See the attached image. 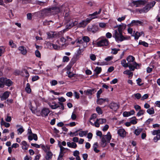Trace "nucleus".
Returning <instances> with one entry per match:
<instances>
[{"label":"nucleus","instance_id":"nucleus-60","mask_svg":"<svg viewBox=\"0 0 160 160\" xmlns=\"http://www.w3.org/2000/svg\"><path fill=\"white\" fill-rule=\"evenodd\" d=\"M73 64L72 63H70L66 67L67 71H70V69L72 66Z\"/></svg>","mask_w":160,"mask_h":160},{"label":"nucleus","instance_id":"nucleus-6","mask_svg":"<svg viewBox=\"0 0 160 160\" xmlns=\"http://www.w3.org/2000/svg\"><path fill=\"white\" fill-rule=\"evenodd\" d=\"M59 12H60V9L56 7L47 8L45 11V12L48 15L56 14Z\"/></svg>","mask_w":160,"mask_h":160},{"label":"nucleus","instance_id":"nucleus-55","mask_svg":"<svg viewBox=\"0 0 160 160\" xmlns=\"http://www.w3.org/2000/svg\"><path fill=\"white\" fill-rule=\"evenodd\" d=\"M148 98V95L147 94H145L142 97L141 96V100L143 101L145 99Z\"/></svg>","mask_w":160,"mask_h":160},{"label":"nucleus","instance_id":"nucleus-41","mask_svg":"<svg viewBox=\"0 0 160 160\" xmlns=\"http://www.w3.org/2000/svg\"><path fill=\"white\" fill-rule=\"evenodd\" d=\"M90 123L93 126L94 125L96 127H98L100 125V123L98 121V119H97L96 121L94 123H93L91 121H90Z\"/></svg>","mask_w":160,"mask_h":160},{"label":"nucleus","instance_id":"nucleus-59","mask_svg":"<svg viewBox=\"0 0 160 160\" xmlns=\"http://www.w3.org/2000/svg\"><path fill=\"white\" fill-rule=\"evenodd\" d=\"M123 74H126L129 75H130L131 74H132V72L129 70H127L124 71L123 72Z\"/></svg>","mask_w":160,"mask_h":160},{"label":"nucleus","instance_id":"nucleus-40","mask_svg":"<svg viewBox=\"0 0 160 160\" xmlns=\"http://www.w3.org/2000/svg\"><path fill=\"white\" fill-rule=\"evenodd\" d=\"M60 142H59L58 143V146L60 148V154H63L62 152H63L65 149H67L63 147L61 144H60Z\"/></svg>","mask_w":160,"mask_h":160},{"label":"nucleus","instance_id":"nucleus-51","mask_svg":"<svg viewBox=\"0 0 160 160\" xmlns=\"http://www.w3.org/2000/svg\"><path fill=\"white\" fill-rule=\"evenodd\" d=\"M152 134L153 135H157L158 134H160V130H154L152 132Z\"/></svg>","mask_w":160,"mask_h":160},{"label":"nucleus","instance_id":"nucleus-7","mask_svg":"<svg viewBox=\"0 0 160 160\" xmlns=\"http://www.w3.org/2000/svg\"><path fill=\"white\" fill-rule=\"evenodd\" d=\"M95 17L88 18H87L86 20H82L79 23H78L77 24V26L78 28H84L90 22V21L92 19H94Z\"/></svg>","mask_w":160,"mask_h":160},{"label":"nucleus","instance_id":"nucleus-30","mask_svg":"<svg viewBox=\"0 0 160 160\" xmlns=\"http://www.w3.org/2000/svg\"><path fill=\"white\" fill-rule=\"evenodd\" d=\"M102 68L101 67H97L95 69L94 71L95 72V74L96 75H98L101 72Z\"/></svg>","mask_w":160,"mask_h":160},{"label":"nucleus","instance_id":"nucleus-22","mask_svg":"<svg viewBox=\"0 0 160 160\" xmlns=\"http://www.w3.org/2000/svg\"><path fill=\"white\" fill-rule=\"evenodd\" d=\"M46 155L45 156V158L46 160H51L52 157V153L51 151L46 153Z\"/></svg>","mask_w":160,"mask_h":160},{"label":"nucleus","instance_id":"nucleus-27","mask_svg":"<svg viewBox=\"0 0 160 160\" xmlns=\"http://www.w3.org/2000/svg\"><path fill=\"white\" fill-rule=\"evenodd\" d=\"M142 35L143 36H144V33L143 32H136L134 36L135 39L136 40H138L139 38Z\"/></svg>","mask_w":160,"mask_h":160},{"label":"nucleus","instance_id":"nucleus-20","mask_svg":"<svg viewBox=\"0 0 160 160\" xmlns=\"http://www.w3.org/2000/svg\"><path fill=\"white\" fill-rule=\"evenodd\" d=\"M107 98H98L97 102L98 104L101 105L104 103L105 101H108Z\"/></svg>","mask_w":160,"mask_h":160},{"label":"nucleus","instance_id":"nucleus-42","mask_svg":"<svg viewBox=\"0 0 160 160\" xmlns=\"http://www.w3.org/2000/svg\"><path fill=\"white\" fill-rule=\"evenodd\" d=\"M4 78H0V88H2L4 86Z\"/></svg>","mask_w":160,"mask_h":160},{"label":"nucleus","instance_id":"nucleus-46","mask_svg":"<svg viewBox=\"0 0 160 160\" xmlns=\"http://www.w3.org/2000/svg\"><path fill=\"white\" fill-rule=\"evenodd\" d=\"M112 51L111 52V53L112 54H116L118 52L120 51V49L118 48H112L111 49Z\"/></svg>","mask_w":160,"mask_h":160},{"label":"nucleus","instance_id":"nucleus-45","mask_svg":"<svg viewBox=\"0 0 160 160\" xmlns=\"http://www.w3.org/2000/svg\"><path fill=\"white\" fill-rule=\"evenodd\" d=\"M137 119L135 117H134L132 118V119L130 120V122L132 124H135L137 122Z\"/></svg>","mask_w":160,"mask_h":160},{"label":"nucleus","instance_id":"nucleus-14","mask_svg":"<svg viewBox=\"0 0 160 160\" xmlns=\"http://www.w3.org/2000/svg\"><path fill=\"white\" fill-rule=\"evenodd\" d=\"M109 107L110 109L112 110L116 111L119 108L118 105L114 102H112L110 103L109 105Z\"/></svg>","mask_w":160,"mask_h":160},{"label":"nucleus","instance_id":"nucleus-63","mask_svg":"<svg viewBox=\"0 0 160 160\" xmlns=\"http://www.w3.org/2000/svg\"><path fill=\"white\" fill-rule=\"evenodd\" d=\"M134 108L136 111H138V110H140L141 109V107L140 106L138 105H135L134 106Z\"/></svg>","mask_w":160,"mask_h":160},{"label":"nucleus","instance_id":"nucleus-10","mask_svg":"<svg viewBox=\"0 0 160 160\" xmlns=\"http://www.w3.org/2000/svg\"><path fill=\"white\" fill-rule=\"evenodd\" d=\"M147 2L145 0H139L133 1L131 4L132 6H135L136 7H139L141 5H144Z\"/></svg>","mask_w":160,"mask_h":160},{"label":"nucleus","instance_id":"nucleus-23","mask_svg":"<svg viewBox=\"0 0 160 160\" xmlns=\"http://www.w3.org/2000/svg\"><path fill=\"white\" fill-rule=\"evenodd\" d=\"M22 149L24 151L27 150L29 147V145H28L27 142L25 141H23L22 142Z\"/></svg>","mask_w":160,"mask_h":160},{"label":"nucleus","instance_id":"nucleus-28","mask_svg":"<svg viewBox=\"0 0 160 160\" xmlns=\"http://www.w3.org/2000/svg\"><path fill=\"white\" fill-rule=\"evenodd\" d=\"M49 106L52 109H56L60 106L57 103H56L55 102H52V104L50 103L49 104Z\"/></svg>","mask_w":160,"mask_h":160},{"label":"nucleus","instance_id":"nucleus-25","mask_svg":"<svg viewBox=\"0 0 160 160\" xmlns=\"http://www.w3.org/2000/svg\"><path fill=\"white\" fill-rule=\"evenodd\" d=\"M67 145L69 147L73 148H76L77 147V144L74 142H67Z\"/></svg>","mask_w":160,"mask_h":160},{"label":"nucleus","instance_id":"nucleus-38","mask_svg":"<svg viewBox=\"0 0 160 160\" xmlns=\"http://www.w3.org/2000/svg\"><path fill=\"white\" fill-rule=\"evenodd\" d=\"M143 129L142 128H138L135 130L134 133L136 135H138L142 131Z\"/></svg>","mask_w":160,"mask_h":160},{"label":"nucleus","instance_id":"nucleus-11","mask_svg":"<svg viewBox=\"0 0 160 160\" xmlns=\"http://www.w3.org/2000/svg\"><path fill=\"white\" fill-rule=\"evenodd\" d=\"M59 32H56L52 31L47 32L46 33L47 35V38L48 39H52L53 38H56L59 37Z\"/></svg>","mask_w":160,"mask_h":160},{"label":"nucleus","instance_id":"nucleus-17","mask_svg":"<svg viewBox=\"0 0 160 160\" xmlns=\"http://www.w3.org/2000/svg\"><path fill=\"white\" fill-rule=\"evenodd\" d=\"M49 112L50 111L48 109L44 108L41 111V114L42 116L46 117L48 115Z\"/></svg>","mask_w":160,"mask_h":160},{"label":"nucleus","instance_id":"nucleus-39","mask_svg":"<svg viewBox=\"0 0 160 160\" xmlns=\"http://www.w3.org/2000/svg\"><path fill=\"white\" fill-rule=\"evenodd\" d=\"M88 131H81L79 133V136L80 137H83L84 136L86 135L88 133Z\"/></svg>","mask_w":160,"mask_h":160},{"label":"nucleus","instance_id":"nucleus-2","mask_svg":"<svg viewBox=\"0 0 160 160\" xmlns=\"http://www.w3.org/2000/svg\"><path fill=\"white\" fill-rule=\"evenodd\" d=\"M66 19H67L68 22L66 25L65 29L63 30V32L67 31L68 29H70L73 27L77 25L78 24V21L76 19L71 18H66Z\"/></svg>","mask_w":160,"mask_h":160},{"label":"nucleus","instance_id":"nucleus-52","mask_svg":"<svg viewBox=\"0 0 160 160\" xmlns=\"http://www.w3.org/2000/svg\"><path fill=\"white\" fill-rule=\"evenodd\" d=\"M134 96L137 99H139L141 98V95L139 93L134 94Z\"/></svg>","mask_w":160,"mask_h":160},{"label":"nucleus","instance_id":"nucleus-44","mask_svg":"<svg viewBox=\"0 0 160 160\" xmlns=\"http://www.w3.org/2000/svg\"><path fill=\"white\" fill-rule=\"evenodd\" d=\"M145 111L142 109H140L139 110V112L137 113V116L139 117L141 115H143L145 113Z\"/></svg>","mask_w":160,"mask_h":160},{"label":"nucleus","instance_id":"nucleus-58","mask_svg":"<svg viewBox=\"0 0 160 160\" xmlns=\"http://www.w3.org/2000/svg\"><path fill=\"white\" fill-rule=\"evenodd\" d=\"M102 89H100V90L98 91L97 93V98H99L100 97V95L102 92Z\"/></svg>","mask_w":160,"mask_h":160},{"label":"nucleus","instance_id":"nucleus-64","mask_svg":"<svg viewBox=\"0 0 160 160\" xmlns=\"http://www.w3.org/2000/svg\"><path fill=\"white\" fill-rule=\"evenodd\" d=\"M35 54L36 56L37 57L40 58L41 57V53L38 50L36 51L35 52Z\"/></svg>","mask_w":160,"mask_h":160},{"label":"nucleus","instance_id":"nucleus-4","mask_svg":"<svg viewBox=\"0 0 160 160\" xmlns=\"http://www.w3.org/2000/svg\"><path fill=\"white\" fill-rule=\"evenodd\" d=\"M114 32V33L113 35V36L114 38L117 42H119L124 40L125 38L122 35V32H119L116 30H115Z\"/></svg>","mask_w":160,"mask_h":160},{"label":"nucleus","instance_id":"nucleus-33","mask_svg":"<svg viewBox=\"0 0 160 160\" xmlns=\"http://www.w3.org/2000/svg\"><path fill=\"white\" fill-rule=\"evenodd\" d=\"M22 75L27 78H28L29 76V74L28 71L26 69H24L22 71Z\"/></svg>","mask_w":160,"mask_h":160},{"label":"nucleus","instance_id":"nucleus-37","mask_svg":"<svg viewBox=\"0 0 160 160\" xmlns=\"http://www.w3.org/2000/svg\"><path fill=\"white\" fill-rule=\"evenodd\" d=\"M52 45L53 48L55 50H58L62 47L61 45L58 44L57 42L56 44H52Z\"/></svg>","mask_w":160,"mask_h":160},{"label":"nucleus","instance_id":"nucleus-3","mask_svg":"<svg viewBox=\"0 0 160 160\" xmlns=\"http://www.w3.org/2000/svg\"><path fill=\"white\" fill-rule=\"evenodd\" d=\"M156 3V2L153 1L150 3L148 4L146 6L143 8L136 9V11L137 12H139L140 13H144L147 12L150 8L153 7Z\"/></svg>","mask_w":160,"mask_h":160},{"label":"nucleus","instance_id":"nucleus-56","mask_svg":"<svg viewBox=\"0 0 160 160\" xmlns=\"http://www.w3.org/2000/svg\"><path fill=\"white\" fill-rule=\"evenodd\" d=\"M96 111L99 114H101L102 113V110L99 107H97L96 108Z\"/></svg>","mask_w":160,"mask_h":160},{"label":"nucleus","instance_id":"nucleus-57","mask_svg":"<svg viewBox=\"0 0 160 160\" xmlns=\"http://www.w3.org/2000/svg\"><path fill=\"white\" fill-rule=\"evenodd\" d=\"M137 82V84L139 86H141L143 84V83H140V82H142V80L140 78H138L136 80Z\"/></svg>","mask_w":160,"mask_h":160},{"label":"nucleus","instance_id":"nucleus-18","mask_svg":"<svg viewBox=\"0 0 160 160\" xmlns=\"http://www.w3.org/2000/svg\"><path fill=\"white\" fill-rule=\"evenodd\" d=\"M66 39L63 37H62L60 38V41L57 40V43L61 46L62 47H63L65 44V42Z\"/></svg>","mask_w":160,"mask_h":160},{"label":"nucleus","instance_id":"nucleus-31","mask_svg":"<svg viewBox=\"0 0 160 160\" xmlns=\"http://www.w3.org/2000/svg\"><path fill=\"white\" fill-rule=\"evenodd\" d=\"M147 112L150 115L154 114L155 113L154 109L153 107L148 108L147 110Z\"/></svg>","mask_w":160,"mask_h":160},{"label":"nucleus","instance_id":"nucleus-32","mask_svg":"<svg viewBox=\"0 0 160 160\" xmlns=\"http://www.w3.org/2000/svg\"><path fill=\"white\" fill-rule=\"evenodd\" d=\"M81 48L82 47H80V48L77 51V52L76 53L75 56L76 58L78 57L82 52L83 50L82 49V48Z\"/></svg>","mask_w":160,"mask_h":160},{"label":"nucleus","instance_id":"nucleus-61","mask_svg":"<svg viewBox=\"0 0 160 160\" xmlns=\"http://www.w3.org/2000/svg\"><path fill=\"white\" fill-rule=\"evenodd\" d=\"M39 78V77L38 76H35L32 77V81L34 82L36 81Z\"/></svg>","mask_w":160,"mask_h":160},{"label":"nucleus","instance_id":"nucleus-53","mask_svg":"<svg viewBox=\"0 0 160 160\" xmlns=\"http://www.w3.org/2000/svg\"><path fill=\"white\" fill-rule=\"evenodd\" d=\"M160 139V134H158L155 137L153 138V140L155 142H157V141Z\"/></svg>","mask_w":160,"mask_h":160},{"label":"nucleus","instance_id":"nucleus-47","mask_svg":"<svg viewBox=\"0 0 160 160\" xmlns=\"http://www.w3.org/2000/svg\"><path fill=\"white\" fill-rule=\"evenodd\" d=\"M101 10H102L101 9H99V10L98 12H95L92 14H90L89 15H91L92 17V18L95 17V18H96L95 16L96 15L99 14L101 13Z\"/></svg>","mask_w":160,"mask_h":160},{"label":"nucleus","instance_id":"nucleus-49","mask_svg":"<svg viewBox=\"0 0 160 160\" xmlns=\"http://www.w3.org/2000/svg\"><path fill=\"white\" fill-rule=\"evenodd\" d=\"M139 44L142 45L143 46L146 47H147L148 46V44L147 43L144 41H142L141 40H140L139 41Z\"/></svg>","mask_w":160,"mask_h":160},{"label":"nucleus","instance_id":"nucleus-43","mask_svg":"<svg viewBox=\"0 0 160 160\" xmlns=\"http://www.w3.org/2000/svg\"><path fill=\"white\" fill-rule=\"evenodd\" d=\"M66 73L68 74V76L69 78H72L74 76L75 74L73 73L70 71H67Z\"/></svg>","mask_w":160,"mask_h":160},{"label":"nucleus","instance_id":"nucleus-29","mask_svg":"<svg viewBox=\"0 0 160 160\" xmlns=\"http://www.w3.org/2000/svg\"><path fill=\"white\" fill-rule=\"evenodd\" d=\"M126 25L125 24H122L120 25L118 28V31L120 32H122V30L126 28Z\"/></svg>","mask_w":160,"mask_h":160},{"label":"nucleus","instance_id":"nucleus-12","mask_svg":"<svg viewBox=\"0 0 160 160\" xmlns=\"http://www.w3.org/2000/svg\"><path fill=\"white\" fill-rule=\"evenodd\" d=\"M111 138V136L110 135V132H108L107 135L103 136L102 139V142L106 145L107 142H108Z\"/></svg>","mask_w":160,"mask_h":160},{"label":"nucleus","instance_id":"nucleus-5","mask_svg":"<svg viewBox=\"0 0 160 160\" xmlns=\"http://www.w3.org/2000/svg\"><path fill=\"white\" fill-rule=\"evenodd\" d=\"M90 40V38L88 36H84L82 37V39L78 40L77 42L80 45L79 47H83L84 48L87 46V43Z\"/></svg>","mask_w":160,"mask_h":160},{"label":"nucleus","instance_id":"nucleus-36","mask_svg":"<svg viewBox=\"0 0 160 160\" xmlns=\"http://www.w3.org/2000/svg\"><path fill=\"white\" fill-rule=\"evenodd\" d=\"M28 107L32 111V112L34 113H35V111L34 109H33V107L32 106V103L30 101H29L28 102Z\"/></svg>","mask_w":160,"mask_h":160},{"label":"nucleus","instance_id":"nucleus-19","mask_svg":"<svg viewBox=\"0 0 160 160\" xmlns=\"http://www.w3.org/2000/svg\"><path fill=\"white\" fill-rule=\"evenodd\" d=\"M41 148L45 153L50 151V147L48 145H41Z\"/></svg>","mask_w":160,"mask_h":160},{"label":"nucleus","instance_id":"nucleus-34","mask_svg":"<svg viewBox=\"0 0 160 160\" xmlns=\"http://www.w3.org/2000/svg\"><path fill=\"white\" fill-rule=\"evenodd\" d=\"M25 90L28 93H30L31 92V89L30 88V84L29 83H27L26 84Z\"/></svg>","mask_w":160,"mask_h":160},{"label":"nucleus","instance_id":"nucleus-62","mask_svg":"<svg viewBox=\"0 0 160 160\" xmlns=\"http://www.w3.org/2000/svg\"><path fill=\"white\" fill-rule=\"evenodd\" d=\"M90 58V59L92 61H95L96 59V57L94 54H91Z\"/></svg>","mask_w":160,"mask_h":160},{"label":"nucleus","instance_id":"nucleus-48","mask_svg":"<svg viewBox=\"0 0 160 160\" xmlns=\"http://www.w3.org/2000/svg\"><path fill=\"white\" fill-rule=\"evenodd\" d=\"M24 131V129L22 126L21 127L17 129V131L18 132V135L21 134Z\"/></svg>","mask_w":160,"mask_h":160},{"label":"nucleus","instance_id":"nucleus-21","mask_svg":"<svg viewBox=\"0 0 160 160\" xmlns=\"http://www.w3.org/2000/svg\"><path fill=\"white\" fill-rule=\"evenodd\" d=\"M4 85L8 87L11 86L13 84V82L9 79L4 78Z\"/></svg>","mask_w":160,"mask_h":160},{"label":"nucleus","instance_id":"nucleus-26","mask_svg":"<svg viewBox=\"0 0 160 160\" xmlns=\"http://www.w3.org/2000/svg\"><path fill=\"white\" fill-rule=\"evenodd\" d=\"M141 23V22L139 21L132 20L130 23L128 24V26L129 27L132 26L133 25H137L138 24H140Z\"/></svg>","mask_w":160,"mask_h":160},{"label":"nucleus","instance_id":"nucleus-1","mask_svg":"<svg viewBox=\"0 0 160 160\" xmlns=\"http://www.w3.org/2000/svg\"><path fill=\"white\" fill-rule=\"evenodd\" d=\"M134 60V58L132 56H129L127 58L128 64L129 68L131 70L134 71L137 65Z\"/></svg>","mask_w":160,"mask_h":160},{"label":"nucleus","instance_id":"nucleus-15","mask_svg":"<svg viewBox=\"0 0 160 160\" xmlns=\"http://www.w3.org/2000/svg\"><path fill=\"white\" fill-rule=\"evenodd\" d=\"M96 92V90L95 88L88 89L84 91V92L86 95H91Z\"/></svg>","mask_w":160,"mask_h":160},{"label":"nucleus","instance_id":"nucleus-13","mask_svg":"<svg viewBox=\"0 0 160 160\" xmlns=\"http://www.w3.org/2000/svg\"><path fill=\"white\" fill-rule=\"evenodd\" d=\"M117 133L120 137L124 138L126 136V132L124 129L120 128L117 130Z\"/></svg>","mask_w":160,"mask_h":160},{"label":"nucleus","instance_id":"nucleus-50","mask_svg":"<svg viewBox=\"0 0 160 160\" xmlns=\"http://www.w3.org/2000/svg\"><path fill=\"white\" fill-rule=\"evenodd\" d=\"M9 44L12 48H15L16 47V45L13 42V41L12 40L9 41Z\"/></svg>","mask_w":160,"mask_h":160},{"label":"nucleus","instance_id":"nucleus-9","mask_svg":"<svg viewBox=\"0 0 160 160\" xmlns=\"http://www.w3.org/2000/svg\"><path fill=\"white\" fill-rule=\"evenodd\" d=\"M109 43V42L108 40L105 38L98 41L95 44L97 47H101L104 46H107L108 45Z\"/></svg>","mask_w":160,"mask_h":160},{"label":"nucleus","instance_id":"nucleus-35","mask_svg":"<svg viewBox=\"0 0 160 160\" xmlns=\"http://www.w3.org/2000/svg\"><path fill=\"white\" fill-rule=\"evenodd\" d=\"M121 64L124 67H129V65L128 64V62H126V60L125 59H123L122 60Z\"/></svg>","mask_w":160,"mask_h":160},{"label":"nucleus","instance_id":"nucleus-8","mask_svg":"<svg viewBox=\"0 0 160 160\" xmlns=\"http://www.w3.org/2000/svg\"><path fill=\"white\" fill-rule=\"evenodd\" d=\"M27 134H28V138L29 140L32 141L33 139L35 141L38 140V137L36 134L32 133L30 128L29 127L28 129Z\"/></svg>","mask_w":160,"mask_h":160},{"label":"nucleus","instance_id":"nucleus-16","mask_svg":"<svg viewBox=\"0 0 160 160\" xmlns=\"http://www.w3.org/2000/svg\"><path fill=\"white\" fill-rule=\"evenodd\" d=\"M18 50L20 52V53L23 55H25L27 53L26 48L23 46L19 47Z\"/></svg>","mask_w":160,"mask_h":160},{"label":"nucleus","instance_id":"nucleus-24","mask_svg":"<svg viewBox=\"0 0 160 160\" xmlns=\"http://www.w3.org/2000/svg\"><path fill=\"white\" fill-rule=\"evenodd\" d=\"M10 93V92L8 91L4 92L1 97V100H3L7 98L9 95Z\"/></svg>","mask_w":160,"mask_h":160},{"label":"nucleus","instance_id":"nucleus-54","mask_svg":"<svg viewBox=\"0 0 160 160\" xmlns=\"http://www.w3.org/2000/svg\"><path fill=\"white\" fill-rule=\"evenodd\" d=\"M98 121L100 124H102L105 123L106 122V120L103 118H100L98 119Z\"/></svg>","mask_w":160,"mask_h":160}]
</instances>
